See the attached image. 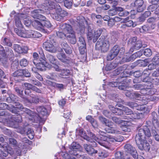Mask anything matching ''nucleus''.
Here are the masks:
<instances>
[{
  "instance_id": "nucleus-1",
  "label": "nucleus",
  "mask_w": 159,
  "mask_h": 159,
  "mask_svg": "<svg viewBox=\"0 0 159 159\" xmlns=\"http://www.w3.org/2000/svg\"><path fill=\"white\" fill-rule=\"evenodd\" d=\"M146 125L143 128L138 129V133L135 138V141L138 148L140 150L148 151L150 149L149 143L146 139V136L151 137L152 134L155 139L159 142V135L153 127H151L150 121H146Z\"/></svg>"
},
{
  "instance_id": "nucleus-2",
  "label": "nucleus",
  "mask_w": 159,
  "mask_h": 159,
  "mask_svg": "<svg viewBox=\"0 0 159 159\" xmlns=\"http://www.w3.org/2000/svg\"><path fill=\"white\" fill-rule=\"evenodd\" d=\"M83 148L89 154L92 156L97 154L98 157L104 158L107 157L109 155L108 152L102 149L95 150L90 145L87 144H84Z\"/></svg>"
},
{
  "instance_id": "nucleus-3",
  "label": "nucleus",
  "mask_w": 159,
  "mask_h": 159,
  "mask_svg": "<svg viewBox=\"0 0 159 159\" xmlns=\"http://www.w3.org/2000/svg\"><path fill=\"white\" fill-rule=\"evenodd\" d=\"M60 28L63 33L66 34V37L67 39H75V35L71 25L64 24L60 25Z\"/></svg>"
},
{
  "instance_id": "nucleus-4",
  "label": "nucleus",
  "mask_w": 159,
  "mask_h": 159,
  "mask_svg": "<svg viewBox=\"0 0 159 159\" xmlns=\"http://www.w3.org/2000/svg\"><path fill=\"white\" fill-rule=\"evenodd\" d=\"M15 32L18 36L24 38L33 37L38 38L42 36L41 34L39 32L33 30L27 32V34L16 28L15 29Z\"/></svg>"
},
{
  "instance_id": "nucleus-5",
  "label": "nucleus",
  "mask_w": 159,
  "mask_h": 159,
  "mask_svg": "<svg viewBox=\"0 0 159 159\" xmlns=\"http://www.w3.org/2000/svg\"><path fill=\"white\" fill-rule=\"evenodd\" d=\"M55 10L56 14H53L52 13L51 16L53 19L57 20H60L61 19V17H65L68 15L67 12L64 10H62L60 6L58 4L56 5Z\"/></svg>"
},
{
  "instance_id": "nucleus-6",
  "label": "nucleus",
  "mask_w": 159,
  "mask_h": 159,
  "mask_svg": "<svg viewBox=\"0 0 159 159\" xmlns=\"http://www.w3.org/2000/svg\"><path fill=\"white\" fill-rule=\"evenodd\" d=\"M109 46L108 40H98L96 43L95 47L102 52H106L108 50Z\"/></svg>"
},
{
  "instance_id": "nucleus-7",
  "label": "nucleus",
  "mask_w": 159,
  "mask_h": 159,
  "mask_svg": "<svg viewBox=\"0 0 159 159\" xmlns=\"http://www.w3.org/2000/svg\"><path fill=\"white\" fill-rule=\"evenodd\" d=\"M32 24L37 29H41L44 27L50 28L51 26L50 22L47 19L42 22H40L38 20H35L33 22Z\"/></svg>"
},
{
  "instance_id": "nucleus-8",
  "label": "nucleus",
  "mask_w": 159,
  "mask_h": 159,
  "mask_svg": "<svg viewBox=\"0 0 159 159\" xmlns=\"http://www.w3.org/2000/svg\"><path fill=\"white\" fill-rule=\"evenodd\" d=\"M80 145L78 143L73 142L69 146V152L70 155L76 156L79 154L78 150L80 148Z\"/></svg>"
},
{
  "instance_id": "nucleus-9",
  "label": "nucleus",
  "mask_w": 159,
  "mask_h": 159,
  "mask_svg": "<svg viewBox=\"0 0 159 159\" xmlns=\"http://www.w3.org/2000/svg\"><path fill=\"white\" fill-rule=\"evenodd\" d=\"M0 60L4 66L7 67L8 66V59L3 47L0 45Z\"/></svg>"
},
{
  "instance_id": "nucleus-10",
  "label": "nucleus",
  "mask_w": 159,
  "mask_h": 159,
  "mask_svg": "<svg viewBox=\"0 0 159 159\" xmlns=\"http://www.w3.org/2000/svg\"><path fill=\"white\" fill-rule=\"evenodd\" d=\"M119 64H120V57H116L112 62L108 64L106 67L105 70L107 71H110L114 69Z\"/></svg>"
},
{
  "instance_id": "nucleus-11",
  "label": "nucleus",
  "mask_w": 159,
  "mask_h": 159,
  "mask_svg": "<svg viewBox=\"0 0 159 159\" xmlns=\"http://www.w3.org/2000/svg\"><path fill=\"white\" fill-rule=\"evenodd\" d=\"M125 151L130 154L135 159L138 158V154L135 148L129 144H126L124 146Z\"/></svg>"
},
{
  "instance_id": "nucleus-12",
  "label": "nucleus",
  "mask_w": 159,
  "mask_h": 159,
  "mask_svg": "<svg viewBox=\"0 0 159 159\" xmlns=\"http://www.w3.org/2000/svg\"><path fill=\"white\" fill-rule=\"evenodd\" d=\"M54 42V40H47L44 42L43 45L46 50L52 53L56 52L57 49L53 44Z\"/></svg>"
},
{
  "instance_id": "nucleus-13",
  "label": "nucleus",
  "mask_w": 159,
  "mask_h": 159,
  "mask_svg": "<svg viewBox=\"0 0 159 159\" xmlns=\"http://www.w3.org/2000/svg\"><path fill=\"white\" fill-rule=\"evenodd\" d=\"M30 96V99L27 97H22V101L25 103L31 104H37L39 102V101L41 102L38 96L35 95L33 96L32 94Z\"/></svg>"
},
{
  "instance_id": "nucleus-14",
  "label": "nucleus",
  "mask_w": 159,
  "mask_h": 159,
  "mask_svg": "<svg viewBox=\"0 0 159 159\" xmlns=\"http://www.w3.org/2000/svg\"><path fill=\"white\" fill-rule=\"evenodd\" d=\"M151 120L152 121V124H151L150 125L153 126L154 129L159 128V121L158 119V116L157 113L153 111L151 114ZM151 127L152 126H151Z\"/></svg>"
},
{
  "instance_id": "nucleus-15",
  "label": "nucleus",
  "mask_w": 159,
  "mask_h": 159,
  "mask_svg": "<svg viewBox=\"0 0 159 159\" xmlns=\"http://www.w3.org/2000/svg\"><path fill=\"white\" fill-rule=\"evenodd\" d=\"M57 57L59 60L64 63H68L70 60V58L67 57L63 52L58 53Z\"/></svg>"
},
{
  "instance_id": "nucleus-16",
  "label": "nucleus",
  "mask_w": 159,
  "mask_h": 159,
  "mask_svg": "<svg viewBox=\"0 0 159 159\" xmlns=\"http://www.w3.org/2000/svg\"><path fill=\"white\" fill-rule=\"evenodd\" d=\"M131 43L132 47L136 50L139 49L142 47L145 48L147 46L146 44H142L141 40H132Z\"/></svg>"
},
{
  "instance_id": "nucleus-17",
  "label": "nucleus",
  "mask_w": 159,
  "mask_h": 159,
  "mask_svg": "<svg viewBox=\"0 0 159 159\" xmlns=\"http://www.w3.org/2000/svg\"><path fill=\"white\" fill-rule=\"evenodd\" d=\"M43 6L44 7V9L46 10H52L54 9L55 10V8L56 6L55 5V3L52 1L50 0L46 1L43 3Z\"/></svg>"
},
{
  "instance_id": "nucleus-18",
  "label": "nucleus",
  "mask_w": 159,
  "mask_h": 159,
  "mask_svg": "<svg viewBox=\"0 0 159 159\" xmlns=\"http://www.w3.org/2000/svg\"><path fill=\"white\" fill-rule=\"evenodd\" d=\"M143 3V0H136L134 3V7L138 12L143 11L144 9L142 7Z\"/></svg>"
},
{
  "instance_id": "nucleus-19",
  "label": "nucleus",
  "mask_w": 159,
  "mask_h": 159,
  "mask_svg": "<svg viewBox=\"0 0 159 159\" xmlns=\"http://www.w3.org/2000/svg\"><path fill=\"white\" fill-rule=\"evenodd\" d=\"M36 110L39 113V116L41 119L42 117L46 116L47 114V109L44 107H38L37 108Z\"/></svg>"
},
{
  "instance_id": "nucleus-20",
  "label": "nucleus",
  "mask_w": 159,
  "mask_h": 159,
  "mask_svg": "<svg viewBox=\"0 0 159 159\" xmlns=\"http://www.w3.org/2000/svg\"><path fill=\"white\" fill-rule=\"evenodd\" d=\"M134 60V59L133 58L132 55H129V53H127L121 59L120 57V64H123L125 62H129L130 61H133Z\"/></svg>"
},
{
  "instance_id": "nucleus-21",
  "label": "nucleus",
  "mask_w": 159,
  "mask_h": 159,
  "mask_svg": "<svg viewBox=\"0 0 159 159\" xmlns=\"http://www.w3.org/2000/svg\"><path fill=\"white\" fill-rule=\"evenodd\" d=\"M86 120L89 121L94 128H97L98 124V121L91 116L88 115L86 117Z\"/></svg>"
},
{
  "instance_id": "nucleus-22",
  "label": "nucleus",
  "mask_w": 159,
  "mask_h": 159,
  "mask_svg": "<svg viewBox=\"0 0 159 159\" xmlns=\"http://www.w3.org/2000/svg\"><path fill=\"white\" fill-rule=\"evenodd\" d=\"M15 105V106L11 105L12 106H13L14 107H12L11 108V109L13 110H15V112H13L12 111H11V112L13 113L16 114L18 112V111L17 110V109L23 110V108L24 107L19 102H16V101H15V102H14Z\"/></svg>"
},
{
  "instance_id": "nucleus-23",
  "label": "nucleus",
  "mask_w": 159,
  "mask_h": 159,
  "mask_svg": "<svg viewBox=\"0 0 159 159\" xmlns=\"http://www.w3.org/2000/svg\"><path fill=\"white\" fill-rule=\"evenodd\" d=\"M14 107L11 105H8L6 103L4 102H0V110H5L7 109L10 111H12L13 112H15V110H12L11 108Z\"/></svg>"
},
{
  "instance_id": "nucleus-24",
  "label": "nucleus",
  "mask_w": 159,
  "mask_h": 159,
  "mask_svg": "<svg viewBox=\"0 0 159 159\" xmlns=\"http://www.w3.org/2000/svg\"><path fill=\"white\" fill-rule=\"evenodd\" d=\"M8 95V97L6 98V101L8 103H14L17 100V97L12 93L11 92Z\"/></svg>"
},
{
  "instance_id": "nucleus-25",
  "label": "nucleus",
  "mask_w": 159,
  "mask_h": 159,
  "mask_svg": "<svg viewBox=\"0 0 159 159\" xmlns=\"http://www.w3.org/2000/svg\"><path fill=\"white\" fill-rule=\"evenodd\" d=\"M141 82L148 83L149 85L147 86V88L148 89H151L153 86L152 83L150 82V78L149 76H143L141 77Z\"/></svg>"
},
{
  "instance_id": "nucleus-26",
  "label": "nucleus",
  "mask_w": 159,
  "mask_h": 159,
  "mask_svg": "<svg viewBox=\"0 0 159 159\" xmlns=\"http://www.w3.org/2000/svg\"><path fill=\"white\" fill-rule=\"evenodd\" d=\"M22 15H23L22 14H19L17 16H16L15 18L16 26L18 28L17 29H18L21 32H22L21 30V29H22V25L21 23V21L20 18H18V17H20ZM16 28L17 29V28H15L14 30Z\"/></svg>"
},
{
  "instance_id": "nucleus-27",
  "label": "nucleus",
  "mask_w": 159,
  "mask_h": 159,
  "mask_svg": "<svg viewBox=\"0 0 159 159\" xmlns=\"http://www.w3.org/2000/svg\"><path fill=\"white\" fill-rule=\"evenodd\" d=\"M44 11L41 9H37L33 11L31 13V16L34 18L38 19L41 14L44 13Z\"/></svg>"
},
{
  "instance_id": "nucleus-28",
  "label": "nucleus",
  "mask_w": 159,
  "mask_h": 159,
  "mask_svg": "<svg viewBox=\"0 0 159 159\" xmlns=\"http://www.w3.org/2000/svg\"><path fill=\"white\" fill-rule=\"evenodd\" d=\"M105 131L107 133L110 134H120V132L115 129L112 127L106 128L105 129Z\"/></svg>"
},
{
  "instance_id": "nucleus-29",
  "label": "nucleus",
  "mask_w": 159,
  "mask_h": 159,
  "mask_svg": "<svg viewBox=\"0 0 159 159\" xmlns=\"http://www.w3.org/2000/svg\"><path fill=\"white\" fill-rule=\"evenodd\" d=\"M126 66L124 65L121 66L119 67L114 71V75H118L121 73L124 74V70L126 68Z\"/></svg>"
},
{
  "instance_id": "nucleus-30",
  "label": "nucleus",
  "mask_w": 159,
  "mask_h": 159,
  "mask_svg": "<svg viewBox=\"0 0 159 159\" xmlns=\"http://www.w3.org/2000/svg\"><path fill=\"white\" fill-rule=\"evenodd\" d=\"M84 139L86 140L87 141L91 143V145L89 144L93 148V147H96L97 146V143L95 141L94 139H92L90 138L87 135H85L84 136Z\"/></svg>"
},
{
  "instance_id": "nucleus-31",
  "label": "nucleus",
  "mask_w": 159,
  "mask_h": 159,
  "mask_svg": "<svg viewBox=\"0 0 159 159\" xmlns=\"http://www.w3.org/2000/svg\"><path fill=\"white\" fill-rule=\"evenodd\" d=\"M57 74L56 72H51L46 74V77L47 79L54 80L57 77Z\"/></svg>"
},
{
  "instance_id": "nucleus-32",
  "label": "nucleus",
  "mask_w": 159,
  "mask_h": 159,
  "mask_svg": "<svg viewBox=\"0 0 159 159\" xmlns=\"http://www.w3.org/2000/svg\"><path fill=\"white\" fill-rule=\"evenodd\" d=\"M110 52L116 57L120 52V48L118 45H116L112 48Z\"/></svg>"
},
{
  "instance_id": "nucleus-33",
  "label": "nucleus",
  "mask_w": 159,
  "mask_h": 159,
  "mask_svg": "<svg viewBox=\"0 0 159 159\" xmlns=\"http://www.w3.org/2000/svg\"><path fill=\"white\" fill-rule=\"evenodd\" d=\"M132 88L135 90L143 89V91H145L146 90L145 89H144V85L142 84H134L132 85Z\"/></svg>"
},
{
  "instance_id": "nucleus-34",
  "label": "nucleus",
  "mask_w": 159,
  "mask_h": 159,
  "mask_svg": "<svg viewBox=\"0 0 159 159\" xmlns=\"http://www.w3.org/2000/svg\"><path fill=\"white\" fill-rule=\"evenodd\" d=\"M22 111L26 114L28 116L34 118V114L33 111L26 108L24 107Z\"/></svg>"
},
{
  "instance_id": "nucleus-35",
  "label": "nucleus",
  "mask_w": 159,
  "mask_h": 159,
  "mask_svg": "<svg viewBox=\"0 0 159 159\" xmlns=\"http://www.w3.org/2000/svg\"><path fill=\"white\" fill-rule=\"evenodd\" d=\"M60 45L61 48H58L57 50L59 52H63V49H64L68 46H69L67 43L64 41L60 42Z\"/></svg>"
},
{
  "instance_id": "nucleus-36",
  "label": "nucleus",
  "mask_w": 159,
  "mask_h": 159,
  "mask_svg": "<svg viewBox=\"0 0 159 159\" xmlns=\"http://www.w3.org/2000/svg\"><path fill=\"white\" fill-rule=\"evenodd\" d=\"M115 156L116 159H123L125 158L123 152L120 151H116L115 152Z\"/></svg>"
},
{
  "instance_id": "nucleus-37",
  "label": "nucleus",
  "mask_w": 159,
  "mask_h": 159,
  "mask_svg": "<svg viewBox=\"0 0 159 159\" xmlns=\"http://www.w3.org/2000/svg\"><path fill=\"white\" fill-rule=\"evenodd\" d=\"M47 59L48 61L51 63L54 64L55 63L56 59L53 55L50 54H48L47 55Z\"/></svg>"
},
{
  "instance_id": "nucleus-38",
  "label": "nucleus",
  "mask_w": 159,
  "mask_h": 159,
  "mask_svg": "<svg viewBox=\"0 0 159 159\" xmlns=\"http://www.w3.org/2000/svg\"><path fill=\"white\" fill-rule=\"evenodd\" d=\"M137 24L136 22H133L132 20H129L128 22H127L125 25H123L122 26V27H124L126 26L127 27L132 26L133 27H134L137 26Z\"/></svg>"
},
{
  "instance_id": "nucleus-39",
  "label": "nucleus",
  "mask_w": 159,
  "mask_h": 159,
  "mask_svg": "<svg viewBox=\"0 0 159 159\" xmlns=\"http://www.w3.org/2000/svg\"><path fill=\"white\" fill-rule=\"evenodd\" d=\"M29 81L32 84H33L38 86L41 87L42 86V84L41 82L38 80H36L34 78H32L30 79Z\"/></svg>"
},
{
  "instance_id": "nucleus-40",
  "label": "nucleus",
  "mask_w": 159,
  "mask_h": 159,
  "mask_svg": "<svg viewBox=\"0 0 159 159\" xmlns=\"http://www.w3.org/2000/svg\"><path fill=\"white\" fill-rule=\"evenodd\" d=\"M60 72H61L60 74V75L62 76H67L69 75L70 74V71L66 69H61Z\"/></svg>"
},
{
  "instance_id": "nucleus-41",
  "label": "nucleus",
  "mask_w": 159,
  "mask_h": 159,
  "mask_svg": "<svg viewBox=\"0 0 159 159\" xmlns=\"http://www.w3.org/2000/svg\"><path fill=\"white\" fill-rule=\"evenodd\" d=\"M112 121L117 124H120L123 123L124 121L116 116H111V118Z\"/></svg>"
},
{
  "instance_id": "nucleus-42",
  "label": "nucleus",
  "mask_w": 159,
  "mask_h": 159,
  "mask_svg": "<svg viewBox=\"0 0 159 159\" xmlns=\"http://www.w3.org/2000/svg\"><path fill=\"white\" fill-rule=\"evenodd\" d=\"M102 32V30L101 29H99L94 32L93 39V40H97L98 38L101 35Z\"/></svg>"
},
{
  "instance_id": "nucleus-43",
  "label": "nucleus",
  "mask_w": 159,
  "mask_h": 159,
  "mask_svg": "<svg viewBox=\"0 0 159 159\" xmlns=\"http://www.w3.org/2000/svg\"><path fill=\"white\" fill-rule=\"evenodd\" d=\"M26 134L30 139H32L34 138V132L31 128L28 129L26 131Z\"/></svg>"
},
{
  "instance_id": "nucleus-44",
  "label": "nucleus",
  "mask_w": 159,
  "mask_h": 159,
  "mask_svg": "<svg viewBox=\"0 0 159 159\" xmlns=\"http://www.w3.org/2000/svg\"><path fill=\"white\" fill-rule=\"evenodd\" d=\"M131 116L133 119H139L142 116V113H139L137 112H133L131 114Z\"/></svg>"
},
{
  "instance_id": "nucleus-45",
  "label": "nucleus",
  "mask_w": 159,
  "mask_h": 159,
  "mask_svg": "<svg viewBox=\"0 0 159 159\" xmlns=\"http://www.w3.org/2000/svg\"><path fill=\"white\" fill-rule=\"evenodd\" d=\"M123 114L126 115H130L132 113V111L130 109L126 107H123Z\"/></svg>"
},
{
  "instance_id": "nucleus-46",
  "label": "nucleus",
  "mask_w": 159,
  "mask_h": 159,
  "mask_svg": "<svg viewBox=\"0 0 159 159\" xmlns=\"http://www.w3.org/2000/svg\"><path fill=\"white\" fill-rule=\"evenodd\" d=\"M12 75L15 77H22V69L17 70L12 74Z\"/></svg>"
},
{
  "instance_id": "nucleus-47",
  "label": "nucleus",
  "mask_w": 159,
  "mask_h": 159,
  "mask_svg": "<svg viewBox=\"0 0 159 159\" xmlns=\"http://www.w3.org/2000/svg\"><path fill=\"white\" fill-rule=\"evenodd\" d=\"M123 109H120L116 108L114 111H113V113L115 114L116 115L118 116H121L123 115Z\"/></svg>"
},
{
  "instance_id": "nucleus-48",
  "label": "nucleus",
  "mask_w": 159,
  "mask_h": 159,
  "mask_svg": "<svg viewBox=\"0 0 159 159\" xmlns=\"http://www.w3.org/2000/svg\"><path fill=\"white\" fill-rule=\"evenodd\" d=\"M33 63L36 66V67L38 69L41 70H43V69L42 67H43L44 66L42 63L39 62L38 61L37 62L34 61Z\"/></svg>"
},
{
  "instance_id": "nucleus-49",
  "label": "nucleus",
  "mask_w": 159,
  "mask_h": 159,
  "mask_svg": "<svg viewBox=\"0 0 159 159\" xmlns=\"http://www.w3.org/2000/svg\"><path fill=\"white\" fill-rule=\"evenodd\" d=\"M14 89L16 93L22 98L23 96V90L20 87H16L14 88Z\"/></svg>"
},
{
  "instance_id": "nucleus-50",
  "label": "nucleus",
  "mask_w": 159,
  "mask_h": 159,
  "mask_svg": "<svg viewBox=\"0 0 159 159\" xmlns=\"http://www.w3.org/2000/svg\"><path fill=\"white\" fill-rule=\"evenodd\" d=\"M20 65L22 67L26 66L28 64V61L25 58L21 59L19 62Z\"/></svg>"
},
{
  "instance_id": "nucleus-51",
  "label": "nucleus",
  "mask_w": 159,
  "mask_h": 159,
  "mask_svg": "<svg viewBox=\"0 0 159 159\" xmlns=\"http://www.w3.org/2000/svg\"><path fill=\"white\" fill-rule=\"evenodd\" d=\"M64 4L65 6L68 9L70 8L72 5V2L71 0H66L64 1Z\"/></svg>"
},
{
  "instance_id": "nucleus-52",
  "label": "nucleus",
  "mask_w": 159,
  "mask_h": 159,
  "mask_svg": "<svg viewBox=\"0 0 159 159\" xmlns=\"http://www.w3.org/2000/svg\"><path fill=\"white\" fill-rule=\"evenodd\" d=\"M102 114L107 118L111 119L113 113L107 110H104L102 112Z\"/></svg>"
},
{
  "instance_id": "nucleus-53",
  "label": "nucleus",
  "mask_w": 159,
  "mask_h": 159,
  "mask_svg": "<svg viewBox=\"0 0 159 159\" xmlns=\"http://www.w3.org/2000/svg\"><path fill=\"white\" fill-rule=\"evenodd\" d=\"M93 32L91 28L90 27L88 28V32L87 34V36L88 39L89 38V40H92L93 39L94 35L93 34Z\"/></svg>"
},
{
  "instance_id": "nucleus-54",
  "label": "nucleus",
  "mask_w": 159,
  "mask_h": 159,
  "mask_svg": "<svg viewBox=\"0 0 159 159\" xmlns=\"http://www.w3.org/2000/svg\"><path fill=\"white\" fill-rule=\"evenodd\" d=\"M157 9V4L154 3V4L150 5L148 7V10L150 12H153L156 11Z\"/></svg>"
},
{
  "instance_id": "nucleus-55",
  "label": "nucleus",
  "mask_w": 159,
  "mask_h": 159,
  "mask_svg": "<svg viewBox=\"0 0 159 159\" xmlns=\"http://www.w3.org/2000/svg\"><path fill=\"white\" fill-rule=\"evenodd\" d=\"M98 143L102 146H103L106 148L109 149V147L107 145V144L108 143L107 141H103L101 140H97L96 141Z\"/></svg>"
},
{
  "instance_id": "nucleus-56",
  "label": "nucleus",
  "mask_w": 159,
  "mask_h": 159,
  "mask_svg": "<svg viewBox=\"0 0 159 159\" xmlns=\"http://www.w3.org/2000/svg\"><path fill=\"white\" fill-rule=\"evenodd\" d=\"M9 144L13 147L16 146L17 145V142L16 140L13 138H10L9 139Z\"/></svg>"
},
{
  "instance_id": "nucleus-57",
  "label": "nucleus",
  "mask_w": 159,
  "mask_h": 159,
  "mask_svg": "<svg viewBox=\"0 0 159 159\" xmlns=\"http://www.w3.org/2000/svg\"><path fill=\"white\" fill-rule=\"evenodd\" d=\"M3 131L4 134L10 137H12L13 136L12 132L9 129H3Z\"/></svg>"
},
{
  "instance_id": "nucleus-58",
  "label": "nucleus",
  "mask_w": 159,
  "mask_h": 159,
  "mask_svg": "<svg viewBox=\"0 0 159 159\" xmlns=\"http://www.w3.org/2000/svg\"><path fill=\"white\" fill-rule=\"evenodd\" d=\"M150 30V27L147 25H143L142 27V28L140 29V31L144 33L148 32Z\"/></svg>"
},
{
  "instance_id": "nucleus-59",
  "label": "nucleus",
  "mask_w": 159,
  "mask_h": 159,
  "mask_svg": "<svg viewBox=\"0 0 159 159\" xmlns=\"http://www.w3.org/2000/svg\"><path fill=\"white\" fill-rule=\"evenodd\" d=\"M54 87L58 89L60 91H61L64 89L65 86L63 84H58L56 83Z\"/></svg>"
},
{
  "instance_id": "nucleus-60",
  "label": "nucleus",
  "mask_w": 159,
  "mask_h": 159,
  "mask_svg": "<svg viewBox=\"0 0 159 159\" xmlns=\"http://www.w3.org/2000/svg\"><path fill=\"white\" fill-rule=\"evenodd\" d=\"M14 49L15 51L19 53H23L22 48L19 45L16 44L14 46Z\"/></svg>"
},
{
  "instance_id": "nucleus-61",
  "label": "nucleus",
  "mask_w": 159,
  "mask_h": 159,
  "mask_svg": "<svg viewBox=\"0 0 159 159\" xmlns=\"http://www.w3.org/2000/svg\"><path fill=\"white\" fill-rule=\"evenodd\" d=\"M143 53L145 56L150 57L152 55V52L150 49L146 48L144 50Z\"/></svg>"
},
{
  "instance_id": "nucleus-62",
  "label": "nucleus",
  "mask_w": 159,
  "mask_h": 159,
  "mask_svg": "<svg viewBox=\"0 0 159 159\" xmlns=\"http://www.w3.org/2000/svg\"><path fill=\"white\" fill-rule=\"evenodd\" d=\"M88 136H87L89 137L92 139H94V140L97 141V139H98V138L93 133L90 131H88Z\"/></svg>"
},
{
  "instance_id": "nucleus-63",
  "label": "nucleus",
  "mask_w": 159,
  "mask_h": 159,
  "mask_svg": "<svg viewBox=\"0 0 159 159\" xmlns=\"http://www.w3.org/2000/svg\"><path fill=\"white\" fill-rule=\"evenodd\" d=\"M22 76H24L26 77H30V74L28 70L22 69Z\"/></svg>"
},
{
  "instance_id": "nucleus-64",
  "label": "nucleus",
  "mask_w": 159,
  "mask_h": 159,
  "mask_svg": "<svg viewBox=\"0 0 159 159\" xmlns=\"http://www.w3.org/2000/svg\"><path fill=\"white\" fill-rule=\"evenodd\" d=\"M116 56L110 51L107 57V60L108 61H111Z\"/></svg>"
}]
</instances>
